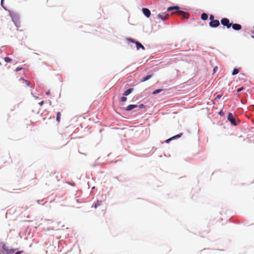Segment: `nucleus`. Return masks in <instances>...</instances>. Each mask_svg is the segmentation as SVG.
<instances>
[{
  "label": "nucleus",
  "mask_w": 254,
  "mask_h": 254,
  "mask_svg": "<svg viewBox=\"0 0 254 254\" xmlns=\"http://www.w3.org/2000/svg\"><path fill=\"white\" fill-rule=\"evenodd\" d=\"M15 250L12 249L7 253V254H12L14 252Z\"/></svg>",
  "instance_id": "nucleus-25"
},
{
  "label": "nucleus",
  "mask_w": 254,
  "mask_h": 254,
  "mask_svg": "<svg viewBox=\"0 0 254 254\" xmlns=\"http://www.w3.org/2000/svg\"><path fill=\"white\" fill-rule=\"evenodd\" d=\"M135 45L137 50H139L140 48H141L143 50L145 49L144 47L138 41L135 42Z\"/></svg>",
  "instance_id": "nucleus-9"
},
{
  "label": "nucleus",
  "mask_w": 254,
  "mask_h": 254,
  "mask_svg": "<svg viewBox=\"0 0 254 254\" xmlns=\"http://www.w3.org/2000/svg\"><path fill=\"white\" fill-rule=\"evenodd\" d=\"M243 89H244L243 87L239 88L237 89V92H240V91H242L243 90Z\"/></svg>",
  "instance_id": "nucleus-28"
},
{
  "label": "nucleus",
  "mask_w": 254,
  "mask_h": 254,
  "mask_svg": "<svg viewBox=\"0 0 254 254\" xmlns=\"http://www.w3.org/2000/svg\"><path fill=\"white\" fill-rule=\"evenodd\" d=\"M162 91V89H156L155 90H154L153 92V94H156L157 93H160V92H161Z\"/></svg>",
  "instance_id": "nucleus-22"
},
{
  "label": "nucleus",
  "mask_w": 254,
  "mask_h": 254,
  "mask_svg": "<svg viewBox=\"0 0 254 254\" xmlns=\"http://www.w3.org/2000/svg\"><path fill=\"white\" fill-rule=\"evenodd\" d=\"M182 135V133H180V134H177L174 136H173L172 137L167 139L166 140V142L167 143H168L171 140L173 139H175V138H179L180 137H181Z\"/></svg>",
  "instance_id": "nucleus-12"
},
{
  "label": "nucleus",
  "mask_w": 254,
  "mask_h": 254,
  "mask_svg": "<svg viewBox=\"0 0 254 254\" xmlns=\"http://www.w3.org/2000/svg\"><path fill=\"white\" fill-rule=\"evenodd\" d=\"M127 100V97H122L121 98V101L122 102H125V101H126Z\"/></svg>",
  "instance_id": "nucleus-24"
},
{
  "label": "nucleus",
  "mask_w": 254,
  "mask_h": 254,
  "mask_svg": "<svg viewBox=\"0 0 254 254\" xmlns=\"http://www.w3.org/2000/svg\"><path fill=\"white\" fill-rule=\"evenodd\" d=\"M4 61L6 63H11L12 62V60L9 57L4 58Z\"/></svg>",
  "instance_id": "nucleus-21"
},
{
  "label": "nucleus",
  "mask_w": 254,
  "mask_h": 254,
  "mask_svg": "<svg viewBox=\"0 0 254 254\" xmlns=\"http://www.w3.org/2000/svg\"><path fill=\"white\" fill-rule=\"evenodd\" d=\"M127 41L130 42H131L132 43H135V42H136L137 41H135L134 39H131V38H128L127 39Z\"/></svg>",
  "instance_id": "nucleus-23"
},
{
  "label": "nucleus",
  "mask_w": 254,
  "mask_h": 254,
  "mask_svg": "<svg viewBox=\"0 0 254 254\" xmlns=\"http://www.w3.org/2000/svg\"><path fill=\"white\" fill-rule=\"evenodd\" d=\"M143 107H144V105L143 104H140L139 105V108H142Z\"/></svg>",
  "instance_id": "nucleus-30"
},
{
  "label": "nucleus",
  "mask_w": 254,
  "mask_h": 254,
  "mask_svg": "<svg viewBox=\"0 0 254 254\" xmlns=\"http://www.w3.org/2000/svg\"><path fill=\"white\" fill-rule=\"evenodd\" d=\"M179 9V6H170L167 8V11H170L173 10H176L177 11H178Z\"/></svg>",
  "instance_id": "nucleus-10"
},
{
  "label": "nucleus",
  "mask_w": 254,
  "mask_h": 254,
  "mask_svg": "<svg viewBox=\"0 0 254 254\" xmlns=\"http://www.w3.org/2000/svg\"><path fill=\"white\" fill-rule=\"evenodd\" d=\"M10 15L12 19V20L13 21V22L15 23V25L17 27H18V25L16 23V18H17V16L15 14H14V13H10Z\"/></svg>",
  "instance_id": "nucleus-8"
},
{
  "label": "nucleus",
  "mask_w": 254,
  "mask_h": 254,
  "mask_svg": "<svg viewBox=\"0 0 254 254\" xmlns=\"http://www.w3.org/2000/svg\"><path fill=\"white\" fill-rule=\"evenodd\" d=\"M137 107L136 105H129L127 107L126 110L127 111H131L133 109L136 108Z\"/></svg>",
  "instance_id": "nucleus-11"
},
{
  "label": "nucleus",
  "mask_w": 254,
  "mask_h": 254,
  "mask_svg": "<svg viewBox=\"0 0 254 254\" xmlns=\"http://www.w3.org/2000/svg\"><path fill=\"white\" fill-rule=\"evenodd\" d=\"M221 24L226 26L227 28H230L231 27L232 23H230L229 20L227 18H223L221 20Z\"/></svg>",
  "instance_id": "nucleus-1"
},
{
  "label": "nucleus",
  "mask_w": 254,
  "mask_h": 254,
  "mask_svg": "<svg viewBox=\"0 0 254 254\" xmlns=\"http://www.w3.org/2000/svg\"><path fill=\"white\" fill-rule=\"evenodd\" d=\"M133 91V89L132 88H129L123 94L125 96H127L128 95H129V94H130L132 91Z\"/></svg>",
  "instance_id": "nucleus-14"
},
{
  "label": "nucleus",
  "mask_w": 254,
  "mask_h": 254,
  "mask_svg": "<svg viewBox=\"0 0 254 254\" xmlns=\"http://www.w3.org/2000/svg\"><path fill=\"white\" fill-rule=\"evenodd\" d=\"M214 16L213 15H210L209 16V19L211 21L214 20Z\"/></svg>",
  "instance_id": "nucleus-26"
},
{
  "label": "nucleus",
  "mask_w": 254,
  "mask_h": 254,
  "mask_svg": "<svg viewBox=\"0 0 254 254\" xmlns=\"http://www.w3.org/2000/svg\"><path fill=\"white\" fill-rule=\"evenodd\" d=\"M231 26L234 30H240L242 29V26L239 24H232Z\"/></svg>",
  "instance_id": "nucleus-7"
},
{
  "label": "nucleus",
  "mask_w": 254,
  "mask_h": 254,
  "mask_svg": "<svg viewBox=\"0 0 254 254\" xmlns=\"http://www.w3.org/2000/svg\"><path fill=\"white\" fill-rule=\"evenodd\" d=\"M47 94H49V92H48L47 93Z\"/></svg>",
  "instance_id": "nucleus-33"
},
{
  "label": "nucleus",
  "mask_w": 254,
  "mask_h": 254,
  "mask_svg": "<svg viewBox=\"0 0 254 254\" xmlns=\"http://www.w3.org/2000/svg\"><path fill=\"white\" fill-rule=\"evenodd\" d=\"M217 69V67L216 66L214 69H213V71H214V72H215L216 70Z\"/></svg>",
  "instance_id": "nucleus-31"
},
{
  "label": "nucleus",
  "mask_w": 254,
  "mask_h": 254,
  "mask_svg": "<svg viewBox=\"0 0 254 254\" xmlns=\"http://www.w3.org/2000/svg\"><path fill=\"white\" fill-rule=\"evenodd\" d=\"M151 77H152V75H147V76H145L144 77H143L141 81V82L146 81L149 80V79H150Z\"/></svg>",
  "instance_id": "nucleus-15"
},
{
  "label": "nucleus",
  "mask_w": 254,
  "mask_h": 254,
  "mask_svg": "<svg viewBox=\"0 0 254 254\" xmlns=\"http://www.w3.org/2000/svg\"><path fill=\"white\" fill-rule=\"evenodd\" d=\"M101 201H98L96 203L92 205V207H94L95 208H97L98 206H100L101 205Z\"/></svg>",
  "instance_id": "nucleus-19"
},
{
  "label": "nucleus",
  "mask_w": 254,
  "mask_h": 254,
  "mask_svg": "<svg viewBox=\"0 0 254 254\" xmlns=\"http://www.w3.org/2000/svg\"><path fill=\"white\" fill-rule=\"evenodd\" d=\"M172 14H177L179 15L182 16L184 18H188L189 17V14L188 13L181 10L173 12Z\"/></svg>",
  "instance_id": "nucleus-2"
},
{
  "label": "nucleus",
  "mask_w": 254,
  "mask_h": 254,
  "mask_svg": "<svg viewBox=\"0 0 254 254\" xmlns=\"http://www.w3.org/2000/svg\"><path fill=\"white\" fill-rule=\"evenodd\" d=\"M228 120L230 122V123H231L232 125H233L234 126L237 125V124L235 121V119L232 113H230L228 114Z\"/></svg>",
  "instance_id": "nucleus-3"
},
{
  "label": "nucleus",
  "mask_w": 254,
  "mask_h": 254,
  "mask_svg": "<svg viewBox=\"0 0 254 254\" xmlns=\"http://www.w3.org/2000/svg\"><path fill=\"white\" fill-rule=\"evenodd\" d=\"M22 251H18L15 254H21Z\"/></svg>",
  "instance_id": "nucleus-29"
},
{
  "label": "nucleus",
  "mask_w": 254,
  "mask_h": 254,
  "mask_svg": "<svg viewBox=\"0 0 254 254\" xmlns=\"http://www.w3.org/2000/svg\"><path fill=\"white\" fill-rule=\"evenodd\" d=\"M239 70L238 69H237V68H234V69H233V70L232 71V74L233 75H235L238 74L239 73Z\"/></svg>",
  "instance_id": "nucleus-20"
},
{
  "label": "nucleus",
  "mask_w": 254,
  "mask_h": 254,
  "mask_svg": "<svg viewBox=\"0 0 254 254\" xmlns=\"http://www.w3.org/2000/svg\"><path fill=\"white\" fill-rule=\"evenodd\" d=\"M220 25L219 20H214L209 22V26L211 27H217Z\"/></svg>",
  "instance_id": "nucleus-5"
},
{
  "label": "nucleus",
  "mask_w": 254,
  "mask_h": 254,
  "mask_svg": "<svg viewBox=\"0 0 254 254\" xmlns=\"http://www.w3.org/2000/svg\"><path fill=\"white\" fill-rule=\"evenodd\" d=\"M143 13L147 17H149L151 15V12L149 9L146 8H143L142 9Z\"/></svg>",
  "instance_id": "nucleus-6"
},
{
  "label": "nucleus",
  "mask_w": 254,
  "mask_h": 254,
  "mask_svg": "<svg viewBox=\"0 0 254 254\" xmlns=\"http://www.w3.org/2000/svg\"><path fill=\"white\" fill-rule=\"evenodd\" d=\"M23 69V67H17L16 69H15V71H18L19 70H20L21 69Z\"/></svg>",
  "instance_id": "nucleus-27"
},
{
  "label": "nucleus",
  "mask_w": 254,
  "mask_h": 254,
  "mask_svg": "<svg viewBox=\"0 0 254 254\" xmlns=\"http://www.w3.org/2000/svg\"><path fill=\"white\" fill-rule=\"evenodd\" d=\"M40 106H42L43 104V101H42L41 103H39Z\"/></svg>",
  "instance_id": "nucleus-32"
},
{
  "label": "nucleus",
  "mask_w": 254,
  "mask_h": 254,
  "mask_svg": "<svg viewBox=\"0 0 254 254\" xmlns=\"http://www.w3.org/2000/svg\"><path fill=\"white\" fill-rule=\"evenodd\" d=\"M101 201H98L96 203L92 205V207H94L95 208H97L98 206H100L101 205Z\"/></svg>",
  "instance_id": "nucleus-18"
},
{
  "label": "nucleus",
  "mask_w": 254,
  "mask_h": 254,
  "mask_svg": "<svg viewBox=\"0 0 254 254\" xmlns=\"http://www.w3.org/2000/svg\"><path fill=\"white\" fill-rule=\"evenodd\" d=\"M252 37L254 39V36H252Z\"/></svg>",
  "instance_id": "nucleus-34"
},
{
  "label": "nucleus",
  "mask_w": 254,
  "mask_h": 254,
  "mask_svg": "<svg viewBox=\"0 0 254 254\" xmlns=\"http://www.w3.org/2000/svg\"><path fill=\"white\" fill-rule=\"evenodd\" d=\"M201 18L203 20H207L208 18V15L205 13H203L201 15Z\"/></svg>",
  "instance_id": "nucleus-16"
},
{
  "label": "nucleus",
  "mask_w": 254,
  "mask_h": 254,
  "mask_svg": "<svg viewBox=\"0 0 254 254\" xmlns=\"http://www.w3.org/2000/svg\"><path fill=\"white\" fill-rule=\"evenodd\" d=\"M20 81L22 82L23 84H25L26 86H28L30 85V82L28 80L21 78L20 79Z\"/></svg>",
  "instance_id": "nucleus-13"
},
{
  "label": "nucleus",
  "mask_w": 254,
  "mask_h": 254,
  "mask_svg": "<svg viewBox=\"0 0 254 254\" xmlns=\"http://www.w3.org/2000/svg\"><path fill=\"white\" fill-rule=\"evenodd\" d=\"M157 17L161 19L163 21H165L168 19V15L165 13H159L157 15Z\"/></svg>",
  "instance_id": "nucleus-4"
},
{
  "label": "nucleus",
  "mask_w": 254,
  "mask_h": 254,
  "mask_svg": "<svg viewBox=\"0 0 254 254\" xmlns=\"http://www.w3.org/2000/svg\"><path fill=\"white\" fill-rule=\"evenodd\" d=\"M61 113L58 112L57 114L56 120L58 123H59L61 121Z\"/></svg>",
  "instance_id": "nucleus-17"
}]
</instances>
